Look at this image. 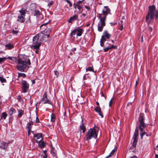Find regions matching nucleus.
I'll list each match as a JSON object with an SVG mask.
<instances>
[{
	"mask_svg": "<svg viewBox=\"0 0 158 158\" xmlns=\"http://www.w3.org/2000/svg\"><path fill=\"white\" fill-rule=\"evenodd\" d=\"M110 10L107 6H105L102 14H98L97 17L100 20V23L98 24V31L101 32L103 27L106 25L105 20L107 15L110 13Z\"/></svg>",
	"mask_w": 158,
	"mask_h": 158,
	"instance_id": "f257e3e1",
	"label": "nucleus"
},
{
	"mask_svg": "<svg viewBox=\"0 0 158 158\" xmlns=\"http://www.w3.org/2000/svg\"><path fill=\"white\" fill-rule=\"evenodd\" d=\"M148 14L146 17V22L149 24L154 17L158 18V11L156 9L155 5L149 6H148Z\"/></svg>",
	"mask_w": 158,
	"mask_h": 158,
	"instance_id": "f03ea898",
	"label": "nucleus"
},
{
	"mask_svg": "<svg viewBox=\"0 0 158 158\" xmlns=\"http://www.w3.org/2000/svg\"><path fill=\"white\" fill-rule=\"evenodd\" d=\"M22 56L19 57L18 59V64L16 68L18 70L21 72H26L28 69L29 67L27 64L30 65L31 64L30 61L29 59L27 61H25L24 59L22 58Z\"/></svg>",
	"mask_w": 158,
	"mask_h": 158,
	"instance_id": "7ed1b4c3",
	"label": "nucleus"
},
{
	"mask_svg": "<svg viewBox=\"0 0 158 158\" xmlns=\"http://www.w3.org/2000/svg\"><path fill=\"white\" fill-rule=\"evenodd\" d=\"M98 130V128L95 126L93 128L89 129L86 133V140L89 141L93 138H96L97 136Z\"/></svg>",
	"mask_w": 158,
	"mask_h": 158,
	"instance_id": "20e7f679",
	"label": "nucleus"
},
{
	"mask_svg": "<svg viewBox=\"0 0 158 158\" xmlns=\"http://www.w3.org/2000/svg\"><path fill=\"white\" fill-rule=\"evenodd\" d=\"M139 120L140 123V125L139 126V129L142 132H143L142 133H140V136L141 139H142L143 135H146L147 133L145 131H143V129L145 127L148 126V125L147 124H145L144 122V118L143 116V114H140Z\"/></svg>",
	"mask_w": 158,
	"mask_h": 158,
	"instance_id": "39448f33",
	"label": "nucleus"
},
{
	"mask_svg": "<svg viewBox=\"0 0 158 158\" xmlns=\"http://www.w3.org/2000/svg\"><path fill=\"white\" fill-rule=\"evenodd\" d=\"M39 34H36L33 38V45H30L31 48L33 49H39L41 43L39 40Z\"/></svg>",
	"mask_w": 158,
	"mask_h": 158,
	"instance_id": "423d86ee",
	"label": "nucleus"
},
{
	"mask_svg": "<svg viewBox=\"0 0 158 158\" xmlns=\"http://www.w3.org/2000/svg\"><path fill=\"white\" fill-rule=\"evenodd\" d=\"M111 37V35L109 34L107 31H105L103 33V35L102 36L101 38L100 41V45L102 47L104 46V43L106 40L105 38L108 39H109Z\"/></svg>",
	"mask_w": 158,
	"mask_h": 158,
	"instance_id": "0eeeda50",
	"label": "nucleus"
},
{
	"mask_svg": "<svg viewBox=\"0 0 158 158\" xmlns=\"http://www.w3.org/2000/svg\"><path fill=\"white\" fill-rule=\"evenodd\" d=\"M22 92L26 93L28 92L29 87V84L26 81L23 80L21 82Z\"/></svg>",
	"mask_w": 158,
	"mask_h": 158,
	"instance_id": "6e6552de",
	"label": "nucleus"
},
{
	"mask_svg": "<svg viewBox=\"0 0 158 158\" xmlns=\"http://www.w3.org/2000/svg\"><path fill=\"white\" fill-rule=\"evenodd\" d=\"M41 101L44 102V104L47 103L51 104V102L47 98V93L46 92H44Z\"/></svg>",
	"mask_w": 158,
	"mask_h": 158,
	"instance_id": "1a4fd4ad",
	"label": "nucleus"
},
{
	"mask_svg": "<svg viewBox=\"0 0 158 158\" xmlns=\"http://www.w3.org/2000/svg\"><path fill=\"white\" fill-rule=\"evenodd\" d=\"M106 44H108L109 46L104 49V52H108L109 50L113 48L116 49L117 48V47L113 45L110 44V43H107Z\"/></svg>",
	"mask_w": 158,
	"mask_h": 158,
	"instance_id": "9d476101",
	"label": "nucleus"
},
{
	"mask_svg": "<svg viewBox=\"0 0 158 158\" xmlns=\"http://www.w3.org/2000/svg\"><path fill=\"white\" fill-rule=\"evenodd\" d=\"M8 148L7 143L0 141V148L6 150Z\"/></svg>",
	"mask_w": 158,
	"mask_h": 158,
	"instance_id": "9b49d317",
	"label": "nucleus"
},
{
	"mask_svg": "<svg viewBox=\"0 0 158 158\" xmlns=\"http://www.w3.org/2000/svg\"><path fill=\"white\" fill-rule=\"evenodd\" d=\"M78 15H74L73 16L69 18V19L68 20V22L69 23H72L73 21L76 20H78Z\"/></svg>",
	"mask_w": 158,
	"mask_h": 158,
	"instance_id": "f8f14e48",
	"label": "nucleus"
},
{
	"mask_svg": "<svg viewBox=\"0 0 158 158\" xmlns=\"http://www.w3.org/2000/svg\"><path fill=\"white\" fill-rule=\"evenodd\" d=\"M95 111L98 113L99 115L101 116L102 118L103 117V115L102 112L101 111V109L99 106H97L94 109Z\"/></svg>",
	"mask_w": 158,
	"mask_h": 158,
	"instance_id": "ddd939ff",
	"label": "nucleus"
},
{
	"mask_svg": "<svg viewBox=\"0 0 158 158\" xmlns=\"http://www.w3.org/2000/svg\"><path fill=\"white\" fill-rule=\"evenodd\" d=\"M36 142L38 143L39 146L41 148H43L45 147V143L42 140L40 141L36 140Z\"/></svg>",
	"mask_w": 158,
	"mask_h": 158,
	"instance_id": "4468645a",
	"label": "nucleus"
},
{
	"mask_svg": "<svg viewBox=\"0 0 158 158\" xmlns=\"http://www.w3.org/2000/svg\"><path fill=\"white\" fill-rule=\"evenodd\" d=\"M81 124L79 126V128L81 130H82V133L84 134L86 130V128L83 123V119L81 120Z\"/></svg>",
	"mask_w": 158,
	"mask_h": 158,
	"instance_id": "2eb2a0df",
	"label": "nucleus"
},
{
	"mask_svg": "<svg viewBox=\"0 0 158 158\" xmlns=\"http://www.w3.org/2000/svg\"><path fill=\"white\" fill-rule=\"evenodd\" d=\"M137 139H134V141L132 143V146L130 148V149L131 150H132V149H134L135 148L136 146L137 143Z\"/></svg>",
	"mask_w": 158,
	"mask_h": 158,
	"instance_id": "dca6fc26",
	"label": "nucleus"
},
{
	"mask_svg": "<svg viewBox=\"0 0 158 158\" xmlns=\"http://www.w3.org/2000/svg\"><path fill=\"white\" fill-rule=\"evenodd\" d=\"M25 20V17L23 15H19L18 17L17 21L21 23H23Z\"/></svg>",
	"mask_w": 158,
	"mask_h": 158,
	"instance_id": "f3484780",
	"label": "nucleus"
},
{
	"mask_svg": "<svg viewBox=\"0 0 158 158\" xmlns=\"http://www.w3.org/2000/svg\"><path fill=\"white\" fill-rule=\"evenodd\" d=\"M79 27L77 28V36H80L81 35L82 33L83 32V29H78Z\"/></svg>",
	"mask_w": 158,
	"mask_h": 158,
	"instance_id": "a211bd4d",
	"label": "nucleus"
},
{
	"mask_svg": "<svg viewBox=\"0 0 158 158\" xmlns=\"http://www.w3.org/2000/svg\"><path fill=\"white\" fill-rule=\"evenodd\" d=\"M7 114L6 112H4L2 113L1 115L0 120H2V119H3L4 120L6 119L7 116Z\"/></svg>",
	"mask_w": 158,
	"mask_h": 158,
	"instance_id": "6ab92c4d",
	"label": "nucleus"
},
{
	"mask_svg": "<svg viewBox=\"0 0 158 158\" xmlns=\"http://www.w3.org/2000/svg\"><path fill=\"white\" fill-rule=\"evenodd\" d=\"M33 122L32 121H30L27 123V129L31 130L32 126L33 125Z\"/></svg>",
	"mask_w": 158,
	"mask_h": 158,
	"instance_id": "aec40b11",
	"label": "nucleus"
},
{
	"mask_svg": "<svg viewBox=\"0 0 158 158\" xmlns=\"http://www.w3.org/2000/svg\"><path fill=\"white\" fill-rule=\"evenodd\" d=\"M34 137L36 139H38L40 138H41V140L42 139V135L41 133L35 134L34 136Z\"/></svg>",
	"mask_w": 158,
	"mask_h": 158,
	"instance_id": "412c9836",
	"label": "nucleus"
},
{
	"mask_svg": "<svg viewBox=\"0 0 158 158\" xmlns=\"http://www.w3.org/2000/svg\"><path fill=\"white\" fill-rule=\"evenodd\" d=\"M5 46L6 48L8 50L11 49L14 47V46L11 43H8L6 44Z\"/></svg>",
	"mask_w": 158,
	"mask_h": 158,
	"instance_id": "4be33fe9",
	"label": "nucleus"
},
{
	"mask_svg": "<svg viewBox=\"0 0 158 158\" xmlns=\"http://www.w3.org/2000/svg\"><path fill=\"white\" fill-rule=\"evenodd\" d=\"M139 130L138 129L136 128L135 132L134 133V135L133 137V139H137V136L138 134Z\"/></svg>",
	"mask_w": 158,
	"mask_h": 158,
	"instance_id": "5701e85b",
	"label": "nucleus"
},
{
	"mask_svg": "<svg viewBox=\"0 0 158 158\" xmlns=\"http://www.w3.org/2000/svg\"><path fill=\"white\" fill-rule=\"evenodd\" d=\"M26 9L23 8H21L19 11L21 14L20 15L24 16L26 14Z\"/></svg>",
	"mask_w": 158,
	"mask_h": 158,
	"instance_id": "b1692460",
	"label": "nucleus"
},
{
	"mask_svg": "<svg viewBox=\"0 0 158 158\" xmlns=\"http://www.w3.org/2000/svg\"><path fill=\"white\" fill-rule=\"evenodd\" d=\"M16 110L13 108H11L9 111V114L11 116L13 113H16Z\"/></svg>",
	"mask_w": 158,
	"mask_h": 158,
	"instance_id": "393cba45",
	"label": "nucleus"
},
{
	"mask_svg": "<svg viewBox=\"0 0 158 158\" xmlns=\"http://www.w3.org/2000/svg\"><path fill=\"white\" fill-rule=\"evenodd\" d=\"M32 14L34 16L38 17L40 15V12L39 10H35L33 11Z\"/></svg>",
	"mask_w": 158,
	"mask_h": 158,
	"instance_id": "a878e982",
	"label": "nucleus"
},
{
	"mask_svg": "<svg viewBox=\"0 0 158 158\" xmlns=\"http://www.w3.org/2000/svg\"><path fill=\"white\" fill-rule=\"evenodd\" d=\"M51 153L53 156H55L56 155V150L54 148H52L51 150Z\"/></svg>",
	"mask_w": 158,
	"mask_h": 158,
	"instance_id": "bb28decb",
	"label": "nucleus"
},
{
	"mask_svg": "<svg viewBox=\"0 0 158 158\" xmlns=\"http://www.w3.org/2000/svg\"><path fill=\"white\" fill-rule=\"evenodd\" d=\"M24 111L22 110H18V116L19 117H21L24 114Z\"/></svg>",
	"mask_w": 158,
	"mask_h": 158,
	"instance_id": "cd10ccee",
	"label": "nucleus"
},
{
	"mask_svg": "<svg viewBox=\"0 0 158 158\" xmlns=\"http://www.w3.org/2000/svg\"><path fill=\"white\" fill-rule=\"evenodd\" d=\"M51 122H54L55 121V120L56 118L55 115L53 114L52 113L51 115Z\"/></svg>",
	"mask_w": 158,
	"mask_h": 158,
	"instance_id": "c85d7f7f",
	"label": "nucleus"
},
{
	"mask_svg": "<svg viewBox=\"0 0 158 158\" xmlns=\"http://www.w3.org/2000/svg\"><path fill=\"white\" fill-rule=\"evenodd\" d=\"M6 58L7 59L10 60L14 62H16L17 61V59L16 57L9 56L8 57H6Z\"/></svg>",
	"mask_w": 158,
	"mask_h": 158,
	"instance_id": "c756f323",
	"label": "nucleus"
},
{
	"mask_svg": "<svg viewBox=\"0 0 158 158\" xmlns=\"http://www.w3.org/2000/svg\"><path fill=\"white\" fill-rule=\"evenodd\" d=\"M6 59L7 58L6 57H0V64H2Z\"/></svg>",
	"mask_w": 158,
	"mask_h": 158,
	"instance_id": "7c9ffc66",
	"label": "nucleus"
},
{
	"mask_svg": "<svg viewBox=\"0 0 158 158\" xmlns=\"http://www.w3.org/2000/svg\"><path fill=\"white\" fill-rule=\"evenodd\" d=\"M36 9V7L34 4H32L31 5V10L32 11H35Z\"/></svg>",
	"mask_w": 158,
	"mask_h": 158,
	"instance_id": "2f4dec72",
	"label": "nucleus"
},
{
	"mask_svg": "<svg viewBox=\"0 0 158 158\" xmlns=\"http://www.w3.org/2000/svg\"><path fill=\"white\" fill-rule=\"evenodd\" d=\"M77 6L78 9L79 10H81L80 13H81L82 11V6L79 4H77Z\"/></svg>",
	"mask_w": 158,
	"mask_h": 158,
	"instance_id": "473e14b6",
	"label": "nucleus"
},
{
	"mask_svg": "<svg viewBox=\"0 0 158 158\" xmlns=\"http://www.w3.org/2000/svg\"><path fill=\"white\" fill-rule=\"evenodd\" d=\"M26 77V75L25 73H19L18 75V77Z\"/></svg>",
	"mask_w": 158,
	"mask_h": 158,
	"instance_id": "72a5a7b5",
	"label": "nucleus"
},
{
	"mask_svg": "<svg viewBox=\"0 0 158 158\" xmlns=\"http://www.w3.org/2000/svg\"><path fill=\"white\" fill-rule=\"evenodd\" d=\"M77 29L76 28L73 31H72L71 32V34H70V36H72L73 35H75L76 32L77 31Z\"/></svg>",
	"mask_w": 158,
	"mask_h": 158,
	"instance_id": "f704fd0d",
	"label": "nucleus"
},
{
	"mask_svg": "<svg viewBox=\"0 0 158 158\" xmlns=\"http://www.w3.org/2000/svg\"><path fill=\"white\" fill-rule=\"evenodd\" d=\"M86 71H92L94 72H95L94 70L93 69L92 67H88L87 68H86Z\"/></svg>",
	"mask_w": 158,
	"mask_h": 158,
	"instance_id": "c9c22d12",
	"label": "nucleus"
},
{
	"mask_svg": "<svg viewBox=\"0 0 158 158\" xmlns=\"http://www.w3.org/2000/svg\"><path fill=\"white\" fill-rule=\"evenodd\" d=\"M0 81L2 83H4L6 82V80L4 78L2 77H1L0 78Z\"/></svg>",
	"mask_w": 158,
	"mask_h": 158,
	"instance_id": "e433bc0d",
	"label": "nucleus"
},
{
	"mask_svg": "<svg viewBox=\"0 0 158 158\" xmlns=\"http://www.w3.org/2000/svg\"><path fill=\"white\" fill-rule=\"evenodd\" d=\"M121 25L120 26V27L119 28V29H120L121 31L123 29V26L122 24V23H123V21L122 20L120 21Z\"/></svg>",
	"mask_w": 158,
	"mask_h": 158,
	"instance_id": "4c0bfd02",
	"label": "nucleus"
},
{
	"mask_svg": "<svg viewBox=\"0 0 158 158\" xmlns=\"http://www.w3.org/2000/svg\"><path fill=\"white\" fill-rule=\"evenodd\" d=\"M114 100V98H112L110 100V101L109 103V107H111V105L112 104L113 101Z\"/></svg>",
	"mask_w": 158,
	"mask_h": 158,
	"instance_id": "58836bf2",
	"label": "nucleus"
},
{
	"mask_svg": "<svg viewBox=\"0 0 158 158\" xmlns=\"http://www.w3.org/2000/svg\"><path fill=\"white\" fill-rule=\"evenodd\" d=\"M114 154L111 152L109 155L106 157L105 158H109L110 157H111L112 155H114Z\"/></svg>",
	"mask_w": 158,
	"mask_h": 158,
	"instance_id": "ea45409f",
	"label": "nucleus"
},
{
	"mask_svg": "<svg viewBox=\"0 0 158 158\" xmlns=\"http://www.w3.org/2000/svg\"><path fill=\"white\" fill-rule=\"evenodd\" d=\"M54 73L55 75L57 77L59 75V73L56 70H55Z\"/></svg>",
	"mask_w": 158,
	"mask_h": 158,
	"instance_id": "a19ab883",
	"label": "nucleus"
},
{
	"mask_svg": "<svg viewBox=\"0 0 158 158\" xmlns=\"http://www.w3.org/2000/svg\"><path fill=\"white\" fill-rule=\"evenodd\" d=\"M13 140H11L8 141L7 142H6L8 144V146L9 144L10 143H12V142H13Z\"/></svg>",
	"mask_w": 158,
	"mask_h": 158,
	"instance_id": "79ce46f5",
	"label": "nucleus"
},
{
	"mask_svg": "<svg viewBox=\"0 0 158 158\" xmlns=\"http://www.w3.org/2000/svg\"><path fill=\"white\" fill-rule=\"evenodd\" d=\"M117 150V148H115L114 149H113L112 150V151H111V152L112 153H113V154H114V152H115V151L116 150Z\"/></svg>",
	"mask_w": 158,
	"mask_h": 158,
	"instance_id": "37998d69",
	"label": "nucleus"
},
{
	"mask_svg": "<svg viewBox=\"0 0 158 158\" xmlns=\"http://www.w3.org/2000/svg\"><path fill=\"white\" fill-rule=\"evenodd\" d=\"M18 31H15V30H13L12 31V33L13 34H17V33H18Z\"/></svg>",
	"mask_w": 158,
	"mask_h": 158,
	"instance_id": "c03bdc74",
	"label": "nucleus"
},
{
	"mask_svg": "<svg viewBox=\"0 0 158 158\" xmlns=\"http://www.w3.org/2000/svg\"><path fill=\"white\" fill-rule=\"evenodd\" d=\"M84 1V0H82V1H78L77 3V4H79V5H80V4L81 3L83 2V1Z\"/></svg>",
	"mask_w": 158,
	"mask_h": 158,
	"instance_id": "a18cd8bd",
	"label": "nucleus"
},
{
	"mask_svg": "<svg viewBox=\"0 0 158 158\" xmlns=\"http://www.w3.org/2000/svg\"><path fill=\"white\" fill-rule=\"evenodd\" d=\"M31 130L28 129V135L29 136L30 135V132H31Z\"/></svg>",
	"mask_w": 158,
	"mask_h": 158,
	"instance_id": "49530a36",
	"label": "nucleus"
},
{
	"mask_svg": "<svg viewBox=\"0 0 158 158\" xmlns=\"http://www.w3.org/2000/svg\"><path fill=\"white\" fill-rule=\"evenodd\" d=\"M85 7L86 9L88 10H90V8L89 7L87 6H85Z\"/></svg>",
	"mask_w": 158,
	"mask_h": 158,
	"instance_id": "de8ad7c7",
	"label": "nucleus"
},
{
	"mask_svg": "<svg viewBox=\"0 0 158 158\" xmlns=\"http://www.w3.org/2000/svg\"><path fill=\"white\" fill-rule=\"evenodd\" d=\"M73 6L74 8L76 9V8L77 7V3H76V4L74 3Z\"/></svg>",
	"mask_w": 158,
	"mask_h": 158,
	"instance_id": "09e8293b",
	"label": "nucleus"
},
{
	"mask_svg": "<svg viewBox=\"0 0 158 158\" xmlns=\"http://www.w3.org/2000/svg\"><path fill=\"white\" fill-rule=\"evenodd\" d=\"M36 122L37 123L39 122V118L37 117L36 118Z\"/></svg>",
	"mask_w": 158,
	"mask_h": 158,
	"instance_id": "8fccbe9b",
	"label": "nucleus"
},
{
	"mask_svg": "<svg viewBox=\"0 0 158 158\" xmlns=\"http://www.w3.org/2000/svg\"><path fill=\"white\" fill-rule=\"evenodd\" d=\"M48 23L47 22L45 23H44V24H42L41 25V26H40V27H42V26H45L47 24H48Z\"/></svg>",
	"mask_w": 158,
	"mask_h": 158,
	"instance_id": "3c124183",
	"label": "nucleus"
},
{
	"mask_svg": "<svg viewBox=\"0 0 158 158\" xmlns=\"http://www.w3.org/2000/svg\"><path fill=\"white\" fill-rule=\"evenodd\" d=\"M111 25L112 26L116 24V23H110Z\"/></svg>",
	"mask_w": 158,
	"mask_h": 158,
	"instance_id": "603ef678",
	"label": "nucleus"
},
{
	"mask_svg": "<svg viewBox=\"0 0 158 158\" xmlns=\"http://www.w3.org/2000/svg\"><path fill=\"white\" fill-rule=\"evenodd\" d=\"M47 154H44V155L43 156V158H47Z\"/></svg>",
	"mask_w": 158,
	"mask_h": 158,
	"instance_id": "864d4df0",
	"label": "nucleus"
},
{
	"mask_svg": "<svg viewBox=\"0 0 158 158\" xmlns=\"http://www.w3.org/2000/svg\"><path fill=\"white\" fill-rule=\"evenodd\" d=\"M70 7H71L72 6V4L71 2L70 1L69 3H68Z\"/></svg>",
	"mask_w": 158,
	"mask_h": 158,
	"instance_id": "5fc2aeb1",
	"label": "nucleus"
},
{
	"mask_svg": "<svg viewBox=\"0 0 158 158\" xmlns=\"http://www.w3.org/2000/svg\"><path fill=\"white\" fill-rule=\"evenodd\" d=\"M82 15L83 16V19H84L85 17L86 16V14H84V13H82Z\"/></svg>",
	"mask_w": 158,
	"mask_h": 158,
	"instance_id": "6e6d98bb",
	"label": "nucleus"
},
{
	"mask_svg": "<svg viewBox=\"0 0 158 158\" xmlns=\"http://www.w3.org/2000/svg\"><path fill=\"white\" fill-rule=\"evenodd\" d=\"M21 99V97L20 95L18 96V99L19 100Z\"/></svg>",
	"mask_w": 158,
	"mask_h": 158,
	"instance_id": "4d7b16f0",
	"label": "nucleus"
},
{
	"mask_svg": "<svg viewBox=\"0 0 158 158\" xmlns=\"http://www.w3.org/2000/svg\"><path fill=\"white\" fill-rule=\"evenodd\" d=\"M130 158H138L136 156H133L131 157Z\"/></svg>",
	"mask_w": 158,
	"mask_h": 158,
	"instance_id": "13d9d810",
	"label": "nucleus"
},
{
	"mask_svg": "<svg viewBox=\"0 0 158 158\" xmlns=\"http://www.w3.org/2000/svg\"><path fill=\"white\" fill-rule=\"evenodd\" d=\"M101 94H102V96L103 97H105V98H106V96H105L104 95V94H103V93L102 92H101Z\"/></svg>",
	"mask_w": 158,
	"mask_h": 158,
	"instance_id": "bf43d9fd",
	"label": "nucleus"
},
{
	"mask_svg": "<svg viewBox=\"0 0 158 158\" xmlns=\"http://www.w3.org/2000/svg\"><path fill=\"white\" fill-rule=\"evenodd\" d=\"M32 84H34L35 83V80H32Z\"/></svg>",
	"mask_w": 158,
	"mask_h": 158,
	"instance_id": "052dcab7",
	"label": "nucleus"
},
{
	"mask_svg": "<svg viewBox=\"0 0 158 158\" xmlns=\"http://www.w3.org/2000/svg\"><path fill=\"white\" fill-rule=\"evenodd\" d=\"M151 134L150 133H148H148L146 135V136H150V135H151Z\"/></svg>",
	"mask_w": 158,
	"mask_h": 158,
	"instance_id": "680f3d73",
	"label": "nucleus"
},
{
	"mask_svg": "<svg viewBox=\"0 0 158 158\" xmlns=\"http://www.w3.org/2000/svg\"><path fill=\"white\" fill-rule=\"evenodd\" d=\"M39 49H35L36 50L35 52L36 53H38L39 50Z\"/></svg>",
	"mask_w": 158,
	"mask_h": 158,
	"instance_id": "e2e57ef3",
	"label": "nucleus"
},
{
	"mask_svg": "<svg viewBox=\"0 0 158 158\" xmlns=\"http://www.w3.org/2000/svg\"><path fill=\"white\" fill-rule=\"evenodd\" d=\"M141 42H143V36H142L141 37Z\"/></svg>",
	"mask_w": 158,
	"mask_h": 158,
	"instance_id": "0e129e2a",
	"label": "nucleus"
},
{
	"mask_svg": "<svg viewBox=\"0 0 158 158\" xmlns=\"http://www.w3.org/2000/svg\"><path fill=\"white\" fill-rule=\"evenodd\" d=\"M44 154H47V151L46 150L44 151Z\"/></svg>",
	"mask_w": 158,
	"mask_h": 158,
	"instance_id": "69168bd1",
	"label": "nucleus"
},
{
	"mask_svg": "<svg viewBox=\"0 0 158 158\" xmlns=\"http://www.w3.org/2000/svg\"><path fill=\"white\" fill-rule=\"evenodd\" d=\"M155 158H158V155L157 154H156L155 156Z\"/></svg>",
	"mask_w": 158,
	"mask_h": 158,
	"instance_id": "338daca9",
	"label": "nucleus"
},
{
	"mask_svg": "<svg viewBox=\"0 0 158 158\" xmlns=\"http://www.w3.org/2000/svg\"><path fill=\"white\" fill-rule=\"evenodd\" d=\"M138 84V81H136V83H135V87H136V86H137V85Z\"/></svg>",
	"mask_w": 158,
	"mask_h": 158,
	"instance_id": "774afa93",
	"label": "nucleus"
}]
</instances>
